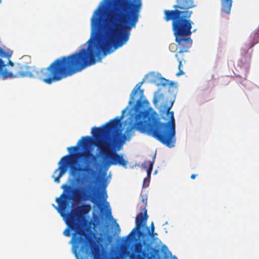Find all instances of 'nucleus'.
I'll list each match as a JSON object with an SVG mask.
<instances>
[{
  "label": "nucleus",
  "mask_w": 259,
  "mask_h": 259,
  "mask_svg": "<svg viewBox=\"0 0 259 259\" xmlns=\"http://www.w3.org/2000/svg\"><path fill=\"white\" fill-rule=\"evenodd\" d=\"M174 100H171L169 105L163 106V112L169 120L166 122L161 121V118L156 111L152 108L146 110L140 111L135 116L131 115L129 120L125 121L128 123L125 134L121 133V119L123 118L126 109L122 111L120 117L110 120L100 127H94L92 134L95 138V145L100 149L101 154L106 158L109 159V165H119L123 167H127V161L123 158L122 154L113 152L112 148L120 149L130 137L134 130L141 133L151 136L169 148L175 145L176 123L173 111H170Z\"/></svg>",
  "instance_id": "1"
},
{
  "label": "nucleus",
  "mask_w": 259,
  "mask_h": 259,
  "mask_svg": "<svg viewBox=\"0 0 259 259\" xmlns=\"http://www.w3.org/2000/svg\"><path fill=\"white\" fill-rule=\"evenodd\" d=\"M91 21L92 36L88 41L89 45L87 49L56 59L48 67L40 71L34 67L19 65L14 69V74L7 71L5 62L0 59V75L3 79L37 76L43 82L51 84L95 64L97 58L100 61L102 36L99 35L102 34V4L95 11Z\"/></svg>",
  "instance_id": "2"
},
{
  "label": "nucleus",
  "mask_w": 259,
  "mask_h": 259,
  "mask_svg": "<svg viewBox=\"0 0 259 259\" xmlns=\"http://www.w3.org/2000/svg\"><path fill=\"white\" fill-rule=\"evenodd\" d=\"M64 190L59 197L56 199L58 206L53 204L60 215L65 220L66 224L71 230L74 231L70 243L74 253L80 249L82 254L86 256L92 255L93 259H100L101 253L99 246L93 237L90 236L81 226L80 220L83 215L87 214L91 210V206L89 204H82L71 210L73 203L72 199L75 203L82 200V197L79 190H75L72 197L68 193L75 189L67 184L61 187Z\"/></svg>",
  "instance_id": "3"
},
{
  "label": "nucleus",
  "mask_w": 259,
  "mask_h": 259,
  "mask_svg": "<svg viewBox=\"0 0 259 259\" xmlns=\"http://www.w3.org/2000/svg\"><path fill=\"white\" fill-rule=\"evenodd\" d=\"M195 6L193 0H177V5L173 6L174 10L164 11V19L166 21H172V29L175 41L180 47V50L175 55L179 61V71L176 74L178 76L184 74L181 69L182 61L179 58V55L188 52L192 44L190 36L195 30H191L193 22L190 18L193 12L190 9Z\"/></svg>",
  "instance_id": "4"
},
{
  "label": "nucleus",
  "mask_w": 259,
  "mask_h": 259,
  "mask_svg": "<svg viewBox=\"0 0 259 259\" xmlns=\"http://www.w3.org/2000/svg\"><path fill=\"white\" fill-rule=\"evenodd\" d=\"M91 143V137L83 136L78 141L76 146L67 148L69 154L61 159L58 163V167L54 172L53 177L55 182L57 183L60 182V178L66 173L71 163L74 162V159L82 158L84 166L79 168L76 166L71 167V170L73 175H76L78 171L91 174L95 173L94 169L91 167V165L96 160L97 158L96 155L93 154L89 151L79 152L77 154L74 153L75 152L79 150L80 147L86 148Z\"/></svg>",
  "instance_id": "5"
},
{
  "label": "nucleus",
  "mask_w": 259,
  "mask_h": 259,
  "mask_svg": "<svg viewBox=\"0 0 259 259\" xmlns=\"http://www.w3.org/2000/svg\"><path fill=\"white\" fill-rule=\"evenodd\" d=\"M144 213L142 212L137 214L136 218V227L132 230L128 235V237L135 234L137 232L139 238H142V242H137L134 245V252L132 255L133 259H142V256L147 257V259H159V250L151 247L150 244L147 242L145 238L147 237L146 233L141 231L142 228L146 226L148 215L147 210L146 208L143 209Z\"/></svg>",
  "instance_id": "6"
},
{
  "label": "nucleus",
  "mask_w": 259,
  "mask_h": 259,
  "mask_svg": "<svg viewBox=\"0 0 259 259\" xmlns=\"http://www.w3.org/2000/svg\"><path fill=\"white\" fill-rule=\"evenodd\" d=\"M142 84H143V81L140 82L138 84H137L136 85L134 88V89L133 90V91H132L131 94L130 95V101L129 102V104H131L132 102H134L135 101V99H136L135 95L137 93L138 91L139 90L140 97L137 101L136 104V107L137 108H142L144 103H145V102L148 103V101L146 100H145L144 101H142L143 98L144 97V90H140V88L142 86Z\"/></svg>",
  "instance_id": "7"
},
{
  "label": "nucleus",
  "mask_w": 259,
  "mask_h": 259,
  "mask_svg": "<svg viewBox=\"0 0 259 259\" xmlns=\"http://www.w3.org/2000/svg\"><path fill=\"white\" fill-rule=\"evenodd\" d=\"M193 1L195 4V6L194 7L195 8L197 5L195 1ZM176 2H177V0H176ZM221 2L222 11L226 14H229L232 7V0H221Z\"/></svg>",
  "instance_id": "8"
},
{
  "label": "nucleus",
  "mask_w": 259,
  "mask_h": 259,
  "mask_svg": "<svg viewBox=\"0 0 259 259\" xmlns=\"http://www.w3.org/2000/svg\"><path fill=\"white\" fill-rule=\"evenodd\" d=\"M155 158V155L153 157V159L152 161H145L143 164V166L145 168L147 169V177L148 179H150L151 177V174L153 169V166L154 163V160Z\"/></svg>",
  "instance_id": "9"
},
{
  "label": "nucleus",
  "mask_w": 259,
  "mask_h": 259,
  "mask_svg": "<svg viewBox=\"0 0 259 259\" xmlns=\"http://www.w3.org/2000/svg\"><path fill=\"white\" fill-rule=\"evenodd\" d=\"M258 42H259V30L254 34V36L252 42L248 46V49H251L254 46L255 44Z\"/></svg>",
  "instance_id": "10"
},
{
  "label": "nucleus",
  "mask_w": 259,
  "mask_h": 259,
  "mask_svg": "<svg viewBox=\"0 0 259 259\" xmlns=\"http://www.w3.org/2000/svg\"><path fill=\"white\" fill-rule=\"evenodd\" d=\"M160 84L163 87H165L167 85L172 86L174 84V82L172 81L169 82L168 80L166 79L163 77H161L160 80Z\"/></svg>",
  "instance_id": "11"
},
{
  "label": "nucleus",
  "mask_w": 259,
  "mask_h": 259,
  "mask_svg": "<svg viewBox=\"0 0 259 259\" xmlns=\"http://www.w3.org/2000/svg\"><path fill=\"white\" fill-rule=\"evenodd\" d=\"M91 201L98 206L100 205L99 197L97 195H93L91 197Z\"/></svg>",
  "instance_id": "12"
},
{
  "label": "nucleus",
  "mask_w": 259,
  "mask_h": 259,
  "mask_svg": "<svg viewBox=\"0 0 259 259\" xmlns=\"http://www.w3.org/2000/svg\"><path fill=\"white\" fill-rule=\"evenodd\" d=\"M146 229L147 231V233H146L147 236L150 235L151 236H153L154 231V226L153 223L152 222L151 224V230L148 227H146Z\"/></svg>",
  "instance_id": "13"
},
{
  "label": "nucleus",
  "mask_w": 259,
  "mask_h": 259,
  "mask_svg": "<svg viewBox=\"0 0 259 259\" xmlns=\"http://www.w3.org/2000/svg\"><path fill=\"white\" fill-rule=\"evenodd\" d=\"M68 227L69 228H66L64 230L63 234L65 236L69 237L71 235L70 230H71V229L68 226Z\"/></svg>",
  "instance_id": "14"
},
{
  "label": "nucleus",
  "mask_w": 259,
  "mask_h": 259,
  "mask_svg": "<svg viewBox=\"0 0 259 259\" xmlns=\"http://www.w3.org/2000/svg\"><path fill=\"white\" fill-rule=\"evenodd\" d=\"M149 180H150V179H148V177L145 178L144 180L143 185H144L147 182V186H148L149 185Z\"/></svg>",
  "instance_id": "15"
},
{
  "label": "nucleus",
  "mask_w": 259,
  "mask_h": 259,
  "mask_svg": "<svg viewBox=\"0 0 259 259\" xmlns=\"http://www.w3.org/2000/svg\"><path fill=\"white\" fill-rule=\"evenodd\" d=\"M197 175H195V174H192L191 176V178L192 179H194L197 176Z\"/></svg>",
  "instance_id": "16"
},
{
  "label": "nucleus",
  "mask_w": 259,
  "mask_h": 259,
  "mask_svg": "<svg viewBox=\"0 0 259 259\" xmlns=\"http://www.w3.org/2000/svg\"><path fill=\"white\" fill-rule=\"evenodd\" d=\"M108 213L110 215L111 218H112V216L111 215V211L110 208L109 209V210H108Z\"/></svg>",
  "instance_id": "17"
},
{
  "label": "nucleus",
  "mask_w": 259,
  "mask_h": 259,
  "mask_svg": "<svg viewBox=\"0 0 259 259\" xmlns=\"http://www.w3.org/2000/svg\"><path fill=\"white\" fill-rule=\"evenodd\" d=\"M157 100L156 99H154L153 100V104L154 105H156L157 104Z\"/></svg>",
  "instance_id": "18"
},
{
  "label": "nucleus",
  "mask_w": 259,
  "mask_h": 259,
  "mask_svg": "<svg viewBox=\"0 0 259 259\" xmlns=\"http://www.w3.org/2000/svg\"><path fill=\"white\" fill-rule=\"evenodd\" d=\"M76 181L77 182H79L80 181V178H77V179H76Z\"/></svg>",
  "instance_id": "19"
},
{
  "label": "nucleus",
  "mask_w": 259,
  "mask_h": 259,
  "mask_svg": "<svg viewBox=\"0 0 259 259\" xmlns=\"http://www.w3.org/2000/svg\"><path fill=\"white\" fill-rule=\"evenodd\" d=\"M10 63L12 65H13V63L11 61H10Z\"/></svg>",
  "instance_id": "20"
},
{
  "label": "nucleus",
  "mask_w": 259,
  "mask_h": 259,
  "mask_svg": "<svg viewBox=\"0 0 259 259\" xmlns=\"http://www.w3.org/2000/svg\"><path fill=\"white\" fill-rule=\"evenodd\" d=\"M107 197V194H106V193H105V199H106Z\"/></svg>",
  "instance_id": "21"
},
{
  "label": "nucleus",
  "mask_w": 259,
  "mask_h": 259,
  "mask_svg": "<svg viewBox=\"0 0 259 259\" xmlns=\"http://www.w3.org/2000/svg\"><path fill=\"white\" fill-rule=\"evenodd\" d=\"M116 226L118 227V228H119V225L117 224L116 225Z\"/></svg>",
  "instance_id": "22"
}]
</instances>
